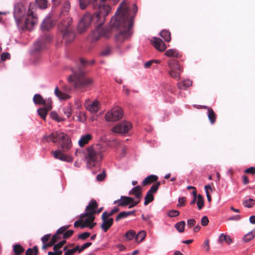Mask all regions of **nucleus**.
I'll return each mask as SVG.
<instances>
[{
	"label": "nucleus",
	"instance_id": "obj_1",
	"mask_svg": "<svg viewBox=\"0 0 255 255\" xmlns=\"http://www.w3.org/2000/svg\"><path fill=\"white\" fill-rule=\"evenodd\" d=\"M137 9L135 4H130L127 0H123L121 3L110 21L112 27L120 29L119 32L115 36L117 42H123L131 35V28Z\"/></svg>",
	"mask_w": 255,
	"mask_h": 255
},
{
	"label": "nucleus",
	"instance_id": "obj_2",
	"mask_svg": "<svg viewBox=\"0 0 255 255\" xmlns=\"http://www.w3.org/2000/svg\"><path fill=\"white\" fill-rule=\"evenodd\" d=\"M107 0H79V6L81 9H85L89 3L93 8L98 9V11L94 15L89 13H85L79 21L78 30L79 32H84L90 25L93 19H96L100 24L103 23L106 20V17L111 11V7L105 1Z\"/></svg>",
	"mask_w": 255,
	"mask_h": 255
},
{
	"label": "nucleus",
	"instance_id": "obj_3",
	"mask_svg": "<svg viewBox=\"0 0 255 255\" xmlns=\"http://www.w3.org/2000/svg\"><path fill=\"white\" fill-rule=\"evenodd\" d=\"M73 71V74L69 76L68 80L69 82H73L74 86L77 90L84 92L93 85V79L85 76L84 72L81 69H74Z\"/></svg>",
	"mask_w": 255,
	"mask_h": 255
},
{
	"label": "nucleus",
	"instance_id": "obj_4",
	"mask_svg": "<svg viewBox=\"0 0 255 255\" xmlns=\"http://www.w3.org/2000/svg\"><path fill=\"white\" fill-rule=\"evenodd\" d=\"M105 151V147L101 144H95L88 146L86 148L84 157L87 166L89 168L94 167L103 158Z\"/></svg>",
	"mask_w": 255,
	"mask_h": 255
},
{
	"label": "nucleus",
	"instance_id": "obj_5",
	"mask_svg": "<svg viewBox=\"0 0 255 255\" xmlns=\"http://www.w3.org/2000/svg\"><path fill=\"white\" fill-rule=\"evenodd\" d=\"M72 23V19L70 17H67L58 25V28L63 34V40L66 43L72 42L75 38L74 33L69 29V27Z\"/></svg>",
	"mask_w": 255,
	"mask_h": 255
},
{
	"label": "nucleus",
	"instance_id": "obj_6",
	"mask_svg": "<svg viewBox=\"0 0 255 255\" xmlns=\"http://www.w3.org/2000/svg\"><path fill=\"white\" fill-rule=\"evenodd\" d=\"M169 69L168 74L172 78L176 80L181 79L180 74L183 72V67L179 62L174 59H169L167 62Z\"/></svg>",
	"mask_w": 255,
	"mask_h": 255
},
{
	"label": "nucleus",
	"instance_id": "obj_7",
	"mask_svg": "<svg viewBox=\"0 0 255 255\" xmlns=\"http://www.w3.org/2000/svg\"><path fill=\"white\" fill-rule=\"evenodd\" d=\"M92 22L96 23L97 25H99V26L93 31L90 36V38L92 42H95L98 40L102 37H104L105 38H108L109 37L108 31L105 28L100 26L104 23V22L102 24H100L99 22L96 19H93L90 24Z\"/></svg>",
	"mask_w": 255,
	"mask_h": 255
},
{
	"label": "nucleus",
	"instance_id": "obj_8",
	"mask_svg": "<svg viewBox=\"0 0 255 255\" xmlns=\"http://www.w3.org/2000/svg\"><path fill=\"white\" fill-rule=\"evenodd\" d=\"M123 116V110L122 108L117 107L113 108L105 115V119L108 122H114L120 120Z\"/></svg>",
	"mask_w": 255,
	"mask_h": 255
},
{
	"label": "nucleus",
	"instance_id": "obj_9",
	"mask_svg": "<svg viewBox=\"0 0 255 255\" xmlns=\"http://www.w3.org/2000/svg\"><path fill=\"white\" fill-rule=\"evenodd\" d=\"M66 133L60 131H56L52 132L49 135H45L42 138V141L44 142H52L56 143L59 142L63 138L65 137Z\"/></svg>",
	"mask_w": 255,
	"mask_h": 255
},
{
	"label": "nucleus",
	"instance_id": "obj_10",
	"mask_svg": "<svg viewBox=\"0 0 255 255\" xmlns=\"http://www.w3.org/2000/svg\"><path fill=\"white\" fill-rule=\"evenodd\" d=\"M37 21L36 14L30 9V6L25 20V27L29 30H32L34 25L37 23Z\"/></svg>",
	"mask_w": 255,
	"mask_h": 255
},
{
	"label": "nucleus",
	"instance_id": "obj_11",
	"mask_svg": "<svg viewBox=\"0 0 255 255\" xmlns=\"http://www.w3.org/2000/svg\"><path fill=\"white\" fill-rule=\"evenodd\" d=\"M132 128L131 123L124 121L112 128V131L117 133L124 134L127 133Z\"/></svg>",
	"mask_w": 255,
	"mask_h": 255
},
{
	"label": "nucleus",
	"instance_id": "obj_12",
	"mask_svg": "<svg viewBox=\"0 0 255 255\" xmlns=\"http://www.w3.org/2000/svg\"><path fill=\"white\" fill-rule=\"evenodd\" d=\"M98 205L95 200H91L89 204L87 206L85 212L80 215L81 218L85 217V215L95 216L96 214V210L98 208Z\"/></svg>",
	"mask_w": 255,
	"mask_h": 255
},
{
	"label": "nucleus",
	"instance_id": "obj_13",
	"mask_svg": "<svg viewBox=\"0 0 255 255\" xmlns=\"http://www.w3.org/2000/svg\"><path fill=\"white\" fill-rule=\"evenodd\" d=\"M139 202V201H134V199L130 197L121 196L120 199L115 200L114 204H118L119 206H126L131 204L129 208H131L135 206Z\"/></svg>",
	"mask_w": 255,
	"mask_h": 255
},
{
	"label": "nucleus",
	"instance_id": "obj_14",
	"mask_svg": "<svg viewBox=\"0 0 255 255\" xmlns=\"http://www.w3.org/2000/svg\"><path fill=\"white\" fill-rule=\"evenodd\" d=\"M100 106V103L96 100L91 101L90 99H87L84 104L86 109L93 113H96L99 111Z\"/></svg>",
	"mask_w": 255,
	"mask_h": 255
},
{
	"label": "nucleus",
	"instance_id": "obj_15",
	"mask_svg": "<svg viewBox=\"0 0 255 255\" xmlns=\"http://www.w3.org/2000/svg\"><path fill=\"white\" fill-rule=\"evenodd\" d=\"M52 153L55 158L59 159L61 161L71 162L73 160L72 158L70 156L64 154L60 150H55L52 152Z\"/></svg>",
	"mask_w": 255,
	"mask_h": 255
},
{
	"label": "nucleus",
	"instance_id": "obj_16",
	"mask_svg": "<svg viewBox=\"0 0 255 255\" xmlns=\"http://www.w3.org/2000/svg\"><path fill=\"white\" fill-rule=\"evenodd\" d=\"M151 42L154 47L158 51H164L166 48L165 44L159 38L153 37L151 40Z\"/></svg>",
	"mask_w": 255,
	"mask_h": 255
},
{
	"label": "nucleus",
	"instance_id": "obj_17",
	"mask_svg": "<svg viewBox=\"0 0 255 255\" xmlns=\"http://www.w3.org/2000/svg\"><path fill=\"white\" fill-rule=\"evenodd\" d=\"M85 217L87 218L83 220L84 225L82 227V229L85 227L89 228L90 229H93L96 225V223L94 222L95 219V216L92 215H85Z\"/></svg>",
	"mask_w": 255,
	"mask_h": 255
},
{
	"label": "nucleus",
	"instance_id": "obj_18",
	"mask_svg": "<svg viewBox=\"0 0 255 255\" xmlns=\"http://www.w3.org/2000/svg\"><path fill=\"white\" fill-rule=\"evenodd\" d=\"M60 141L61 142V146L63 151H68L71 148L72 146L71 140L67 134H66L65 137L63 138Z\"/></svg>",
	"mask_w": 255,
	"mask_h": 255
},
{
	"label": "nucleus",
	"instance_id": "obj_19",
	"mask_svg": "<svg viewBox=\"0 0 255 255\" xmlns=\"http://www.w3.org/2000/svg\"><path fill=\"white\" fill-rule=\"evenodd\" d=\"M54 94L61 101L67 100L71 98V96L68 93L59 89L58 87L55 88Z\"/></svg>",
	"mask_w": 255,
	"mask_h": 255
},
{
	"label": "nucleus",
	"instance_id": "obj_20",
	"mask_svg": "<svg viewBox=\"0 0 255 255\" xmlns=\"http://www.w3.org/2000/svg\"><path fill=\"white\" fill-rule=\"evenodd\" d=\"M103 223L101 225V229L104 232H106L113 225L114 219L112 218H110L108 220H102Z\"/></svg>",
	"mask_w": 255,
	"mask_h": 255
},
{
	"label": "nucleus",
	"instance_id": "obj_21",
	"mask_svg": "<svg viewBox=\"0 0 255 255\" xmlns=\"http://www.w3.org/2000/svg\"><path fill=\"white\" fill-rule=\"evenodd\" d=\"M92 136L91 134L88 133L81 136L78 141V144L80 147H83L85 145L88 143V142L92 139Z\"/></svg>",
	"mask_w": 255,
	"mask_h": 255
},
{
	"label": "nucleus",
	"instance_id": "obj_22",
	"mask_svg": "<svg viewBox=\"0 0 255 255\" xmlns=\"http://www.w3.org/2000/svg\"><path fill=\"white\" fill-rule=\"evenodd\" d=\"M164 54L169 57L179 58L181 56V54L175 49H168L165 51Z\"/></svg>",
	"mask_w": 255,
	"mask_h": 255
},
{
	"label": "nucleus",
	"instance_id": "obj_23",
	"mask_svg": "<svg viewBox=\"0 0 255 255\" xmlns=\"http://www.w3.org/2000/svg\"><path fill=\"white\" fill-rule=\"evenodd\" d=\"M52 23L49 17H46L41 25V28L43 31L49 30L52 27Z\"/></svg>",
	"mask_w": 255,
	"mask_h": 255
},
{
	"label": "nucleus",
	"instance_id": "obj_24",
	"mask_svg": "<svg viewBox=\"0 0 255 255\" xmlns=\"http://www.w3.org/2000/svg\"><path fill=\"white\" fill-rule=\"evenodd\" d=\"M129 195H134L135 197L139 199L141 196V187L138 185L133 187L129 192Z\"/></svg>",
	"mask_w": 255,
	"mask_h": 255
},
{
	"label": "nucleus",
	"instance_id": "obj_25",
	"mask_svg": "<svg viewBox=\"0 0 255 255\" xmlns=\"http://www.w3.org/2000/svg\"><path fill=\"white\" fill-rule=\"evenodd\" d=\"M192 84V82L189 79H186L182 81L177 83V87L180 89H186L188 87L191 86Z\"/></svg>",
	"mask_w": 255,
	"mask_h": 255
},
{
	"label": "nucleus",
	"instance_id": "obj_26",
	"mask_svg": "<svg viewBox=\"0 0 255 255\" xmlns=\"http://www.w3.org/2000/svg\"><path fill=\"white\" fill-rule=\"evenodd\" d=\"M158 177L157 176L154 175H151L146 177L142 181V185L145 186L151 184L157 180Z\"/></svg>",
	"mask_w": 255,
	"mask_h": 255
},
{
	"label": "nucleus",
	"instance_id": "obj_27",
	"mask_svg": "<svg viewBox=\"0 0 255 255\" xmlns=\"http://www.w3.org/2000/svg\"><path fill=\"white\" fill-rule=\"evenodd\" d=\"M219 243L220 244H223L224 242L227 243V244L229 245L232 243V240L229 236H227L224 234H221L219 238Z\"/></svg>",
	"mask_w": 255,
	"mask_h": 255
},
{
	"label": "nucleus",
	"instance_id": "obj_28",
	"mask_svg": "<svg viewBox=\"0 0 255 255\" xmlns=\"http://www.w3.org/2000/svg\"><path fill=\"white\" fill-rule=\"evenodd\" d=\"M22 12L21 9L19 7H15L14 11V16L17 24L18 25L20 24L21 21V17L22 15Z\"/></svg>",
	"mask_w": 255,
	"mask_h": 255
},
{
	"label": "nucleus",
	"instance_id": "obj_29",
	"mask_svg": "<svg viewBox=\"0 0 255 255\" xmlns=\"http://www.w3.org/2000/svg\"><path fill=\"white\" fill-rule=\"evenodd\" d=\"M146 236V232L144 230L140 231L137 235H135V240L137 243H141L144 240Z\"/></svg>",
	"mask_w": 255,
	"mask_h": 255
},
{
	"label": "nucleus",
	"instance_id": "obj_30",
	"mask_svg": "<svg viewBox=\"0 0 255 255\" xmlns=\"http://www.w3.org/2000/svg\"><path fill=\"white\" fill-rule=\"evenodd\" d=\"M207 115L211 124H214L216 120V115L212 108H208Z\"/></svg>",
	"mask_w": 255,
	"mask_h": 255
},
{
	"label": "nucleus",
	"instance_id": "obj_31",
	"mask_svg": "<svg viewBox=\"0 0 255 255\" xmlns=\"http://www.w3.org/2000/svg\"><path fill=\"white\" fill-rule=\"evenodd\" d=\"M134 211H123L119 213V214L117 216L116 218V221L117 222L119 221L121 219L126 218L127 217L134 214Z\"/></svg>",
	"mask_w": 255,
	"mask_h": 255
},
{
	"label": "nucleus",
	"instance_id": "obj_32",
	"mask_svg": "<svg viewBox=\"0 0 255 255\" xmlns=\"http://www.w3.org/2000/svg\"><path fill=\"white\" fill-rule=\"evenodd\" d=\"M44 100L45 99L38 94L34 95L33 98V101L36 105H43V103H44Z\"/></svg>",
	"mask_w": 255,
	"mask_h": 255
},
{
	"label": "nucleus",
	"instance_id": "obj_33",
	"mask_svg": "<svg viewBox=\"0 0 255 255\" xmlns=\"http://www.w3.org/2000/svg\"><path fill=\"white\" fill-rule=\"evenodd\" d=\"M160 35L166 42H169L171 40V33L167 30H163L160 32Z\"/></svg>",
	"mask_w": 255,
	"mask_h": 255
},
{
	"label": "nucleus",
	"instance_id": "obj_34",
	"mask_svg": "<svg viewBox=\"0 0 255 255\" xmlns=\"http://www.w3.org/2000/svg\"><path fill=\"white\" fill-rule=\"evenodd\" d=\"M79 246H76L72 249H68L67 246H65L63 248V251L65 252V255H73L76 252H78Z\"/></svg>",
	"mask_w": 255,
	"mask_h": 255
},
{
	"label": "nucleus",
	"instance_id": "obj_35",
	"mask_svg": "<svg viewBox=\"0 0 255 255\" xmlns=\"http://www.w3.org/2000/svg\"><path fill=\"white\" fill-rule=\"evenodd\" d=\"M255 237V230H253L245 235L243 240L244 242H248L252 240Z\"/></svg>",
	"mask_w": 255,
	"mask_h": 255
},
{
	"label": "nucleus",
	"instance_id": "obj_36",
	"mask_svg": "<svg viewBox=\"0 0 255 255\" xmlns=\"http://www.w3.org/2000/svg\"><path fill=\"white\" fill-rule=\"evenodd\" d=\"M58 237L57 235H54L53 236L51 241L47 244H44L42 246V249L45 250L48 247H51L53 246L56 242L58 241V239L57 238Z\"/></svg>",
	"mask_w": 255,
	"mask_h": 255
},
{
	"label": "nucleus",
	"instance_id": "obj_37",
	"mask_svg": "<svg viewBox=\"0 0 255 255\" xmlns=\"http://www.w3.org/2000/svg\"><path fill=\"white\" fill-rule=\"evenodd\" d=\"M185 222L180 221L175 225V228L180 233H183L185 230Z\"/></svg>",
	"mask_w": 255,
	"mask_h": 255
},
{
	"label": "nucleus",
	"instance_id": "obj_38",
	"mask_svg": "<svg viewBox=\"0 0 255 255\" xmlns=\"http://www.w3.org/2000/svg\"><path fill=\"white\" fill-rule=\"evenodd\" d=\"M135 232L132 230H128L125 234L126 241H129L132 240L135 236Z\"/></svg>",
	"mask_w": 255,
	"mask_h": 255
},
{
	"label": "nucleus",
	"instance_id": "obj_39",
	"mask_svg": "<svg viewBox=\"0 0 255 255\" xmlns=\"http://www.w3.org/2000/svg\"><path fill=\"white\" fill-rule=\"evenodd\" d=\"M144 199H145V200H144V205L146 206L149 203L151 202L153 200V199H154L153 194H152L151 193H149V192L147 191L146 195L145 196Z\"/></svg>",
	"mask_w": 255,
	"mask_h": 255
},
{
	"label": "nucleus",
	"instance_id": "obj_40",
	"mask_svg": "<svg viewBox=\"0 0 255 255\" xmlns=\"http://www.w3.org/2000/svg\"><path fill=\"white\" fill-rule=\"evenodd\" d=\"M63 111L64 115L67 117L69 118L72 114V107L70 104L64 107L63 109Z\"/></svg>",
	"mask_w": 255,
	"mask_h": 255
},
{
	"label": "nucleus",
	"instance_id": "obj_41",
	"mask_svg": "<svg viewBox=\"0 0 255 255\" xmlns=\"http://www.w3.org/2000/svg\"><path fill=\"white\" fill-rule=\"evenodd\" d=\"M197 205L198 209L200 210H201L204 205V201L203 197L200 194H198L197 198Z\"/></svg>",
	"mask_w": 255,
	"mask_h": 255
},
{
	"label": "nucleus",
	"instance_id": "obj_42",
	"mask_svg": "<svg viewBox=\"0 0 255 255\" xmlns=\"http://www.w3.org/2000/svg\"><path fill=\"white\" fill-rule=\"evenodd\" d=\"M43 105L44 106V108L47 111H50L52 108V101L51 98H48L44 100V103Z\"/></svg>",
	"mask_w": 255,
	"mask_h": 255
},
{
	"label": "nucleus",
	"instance_id": "obj_43",
	"mask_svg": "<svg viewBox=\"0 0 255 255\" xmlns=\"http://www.w3.org/2000/svg\"><path fill=\"white\" fill-rule=\"evenodd\" d=\"M38 248L37 246H34L32 248L28 249L25 253V255H37Z\"/></svg>",
	"mask_w": 255,
	"mask_h": 255
},
{
	"label": "nucleus",
	"instance_id": "obj_44",
	"mask_svg": "<svg viewBox=\"0 0 255 255\" xmlns=\"http://www.w3.org/2000/svg\"><path fill=\"white\" fill-rule=\"evenodd\" d=\"M255 204V201L251 198L245 200L243 202V205L247 208L252 207Z\"/></svg>",
	"mask_w": 255,
	"mask_h": 255
},
{
	"label": "nucleus",
	"instance_id": "obj_45",
	"mask_svg": "<svg viewBox=\"0 0 255 255\" xmlns=\"http://www.w3.org/2000/svg\"><path fill=\"white\" fill-rule=\"evenodd\" d=\"M36 2L40 8L44 9L47 7V0H36Z\"/></svg>",
	"mask_w": 255,
	"mask_h": 255
},
{
	"label": "nucleus",
	"instance_id": "obj_46",
	"mask_svg": "<svg viewBox=\"0 0 255 255\" xmlns=\"http://www.w3.org/2000/svg\"><path fill=\"white\" fill-rule=\"evenodd\" d=\"M48 111L45 108H39L37 110V113L39 116L41 117V118L44 120L45 119L47 115Z\"/></svg>",
	"mask_w": 255,
	"mask_h": 255
},
{
	"label": "nucleus",
	"instance_id": "obj_47",
	"mask_svg": "<svg viewBox=\"0 0 255 255\" xmlns=\"http://www.w3.org/2000/svg\"><path fill=\"white\" fill-rule=\"evenodd\" d=\"M160 185V183L159 182H157L153 184L152 186L150 187L149 190L148 191L149 193L153 194L157 191L159 186Z\"/></svg>",
	"mask_w": 255,
	"mask_h": 255
},
{
	"label": "nucleus",
	"instance_id": "obj_48",
	"mask_svg": "<svg viewBox=\"0 0 255 255\" xmlns=\"http://www.w3.org/2000/svg\"><path fill=\"white\" fill-rule=\"evenodd\" d=\"M69 228V226H63L60 228L58 230H57L56 234L55 235H57L58 237H57L58 239V240L60 239V235L61 234H63L66 230Z\"/></svg>",
	"mask_w": 255,
	"mask_h": 255
},
{
	"label": "nucleus",
	"instance_id": "obj_49",
	"mask_svg": "<svg viewBox=\"0 0 255 255\" xmlns=\"http://www.w3.org/2000/svg\"><path fill=\"white\" fill-rule=\"evenodd\" d=\"M13 251L16 254H20L24 252V249L23 247L19 245H15L13 246Z\"/></svg>",
	"mask_w": 255,
	"mask_h": 255
},
{
	"label": "nucleus",
	"instance_id": "obj_50",
	"mask_svg": "<svg viewBox=\"0 0 255 255\" xmlns=\"http://www.w3.org/2000/svg\"><path fill=\"white\" fill-rule=\"evenodd\" d=\"M91 245H92V243H91V242H87V243H86L84 244L81 247L79 246L78 252L80 253V252L83 251L85 249L89 247Z\"/></svg>",
	"mask_w": 255,
	"mask_h": 255
},
{
	"label": "nucleus",
	"instance_id": "obj_51",
	"mask_svg": "<svg viewBox=\"0 0 255 255\" xmlns=\"http://www.w3.org/2000/svg\"><path fill=\"white\" fill-rule=\"evenodd\" d=\"M50 115L52 119L56 121L59 122L62 121V119L61 118H59L58 114L56 112H51Z\"/></svg>",
	"mask_w": 255,
	"mask_h": 255
},
{
	"label": "nucleus",
	"instance_id": "obj_52",
	"mask_svg": "<svg viewBox=\"0 0 255 255\" xmlns=\"http://www.w3.org/2000/svg\"><path fill=\"white\" fill-rule=\"evenodd\" d=\"M54 252H49L48 253V255H61L62 254V251L59 250L57 248L53 249Z\"/></svg>",
	"mask_w": 255,
	"mask_h": 255
},
{
	"label": "nucleus",
	"instance_id": "obj_53",
	"mask_svg": "<svg viewBox=\"0 0 255 255\" xmlns=\"http://www.w3.org/2000/svg\"><path fill=\"white\" fill-rule=\"evenodd\" d=\"M74 225L75 228L81 227L82 228V227L84 225L83 218L80 217V219L75 222Z\"/></svg>",
	"mask_w": 255,
	"mask_h": 255
},
{
	"label": "nucleus",
	"instance_id": "obj_54",
	"mask_svg": "<svg viewBox=\"0 0 255 255\" xmlns=\"http://www.w3.org/2000/svg\"><path fill=\"white\" fill-rule=\"evenodd\" d=\"M179 215V212L177 210H171L169 211L168 215L170 217H177Z\"/></svg>",
	"mask_w": 255,
	"mask_h": 255
},
{
	"label": "nucleus",
	"instance_id": "obj_55",
	"mask_svg": "<svg viewBox=\"0 0 255 255\" xmlns=\"http://www.w3.org/2000/svg\"><path fill=\"white\" fill-rule=\"evenodd\" d=\"M187 226L190 228L195 226L196 221L194 219H188L187 221Z\"/></svg>",
	"mask_w": 255,
	"mask_h": 255
},
{
	"label": "nucleus",
	"instance_id": "obj_56",
	"mask_svg": "<svg viewBox=\"0 0 255 255\" xmlns=\"http://www.w3.org/2000/svg\"><path fill=\"white\" fill-rule=\"evenodd\" d=\"M186 200V198L185 197H181L178 198V204H177L178 207H182L184 206V203Z\"/></svg>",
	"mask_w": 255,
	"mask_h": 255
},
{
	"label": "nucleus",
	"instance_id": "obj_57",
	"mask_svg": "<svg viewBox=\"0 0 255 255\" xmlns=\"http://www.w3.org/2000/svg\"><path fill=\"white\" fill-rule=\"evenodd\" d=\"M65 243H66V241L63 240V241L60 242L59 243H58V244L54 245L53 249H55L56 248H57L59 250H60V249H61L65 244Z\"/></svg>",
	"mask_w": 255,
	"mask_h": 255
},
{
	"label": "nucleus",
	"instance_id": "obj_58",
	"mask_svg": "<svg viewBox=\"0 0 255 255\" xmlns=\"http://www.w3.org/2000/svg\"><path fill=\"white\" fill-rule=\"evenodd\" d=\"M90 236V234L89 232H84L80 234L78 236V238L82 240H85Z\"/></svg>",
	"mask_w": 255,
	"mask_h": 255
},
{
	"label": "nucleus",
	"instance_id": "obj_59",
	"mask_svg": "<svg viewBox=\"0 0 255 255\" xmlns=\"http://www.w3.org/2000/svg\"><path fill=\"white\" fill-rule=\"evenodd\" d=\"M73 233H74L73 231L71 230H69L67 231H65V232L63 235V238L67 239V238L71 237L73 235Z\"/></svg>",
	"mask_w": 255,
	"mask_h": 255
},
{
	"label": "nucleus",
	"instance_id": "obj_60",
	"mask_svg": "<svg viewBox=\"0 0 255 255\" xmlns=\"http://www.w3.org/2000/svg\"><path fill=\"white\" fill-rule=\"evenodd\" d=\"M201 225L203 226H207L209 223V220L207 216H204L202 217L201 220Z\"/></svg>",
	"mask_w": 255,
	"mask_h": 255
},
{
	"label": "nucleus",
	"instance_id": "obj_61",
	"mask_svg": "<svg viewBox=\"0 0 255 255\" xmlns=\"http://www.w3.org/2000/svg\"><path fill=\"white\" fill-rule=\"evenodd\" d=\"M80 60L81 63L83 65H92V64H94V62H95V61L94 60L88 61H86V60H85V59H84L83 58H81Z\"/></svg>",
	"mask_w": 255,
	"mask_h": 255
},
{
	"label": "nucleus",
	"instance_id": "obj_62",
	"mask_svg": "<svg viewBox=\"0 0 255 255\" xmlns=\"http://www.w3.org/2000/svg\"><path fill=\"white\" fill-rule=\"evenodd\" d=\"M245 173L254 175L255 174V168L254 167L248 168L245 170Z\"/></svg>",
	"mask_w": 255,
	"mask_h": 255
},
{
	"label": "nucleus",
	"instance_id": "obj_63",
	"mask_svg": "<svg viewBox=\"0 0 255 255\" xmlns=\"http://www.w3.org/2000/svg\"><path fill=\"white\" fill-rule=\"evenodd\" d=\"M10 58V54L7 52L2 53L1 55V59L4 61Z\"/></svg>",
	"mask_w": 255,
	"mask_h": 255
},
{
	"label": "nucleus",
	"instance_id": "obj_64",
	"mask_svg": "<svg viewBox=\"0 0 255 255\" xmlns=\"http://www.w3.org/2000/svg\"><path fill=\"white\" fill-rule=\"evenodd\" d=\"M106 177V174L104 173H102L101 174H98L97 176V179L98 181H102L104 180Z\"/></svg>",
	"mask_w": 255,
	"mask_h": 255
}]
</instances>
